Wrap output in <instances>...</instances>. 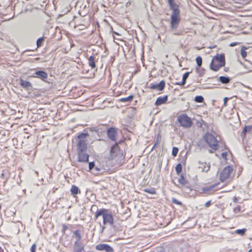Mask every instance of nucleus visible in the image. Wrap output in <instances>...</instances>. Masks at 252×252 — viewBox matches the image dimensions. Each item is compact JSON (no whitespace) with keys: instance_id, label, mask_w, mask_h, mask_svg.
Listing matches in <instances>:
<instances>
[{"instance_id":"obj_1","label":"nucleus","mask_w":252,"mask_h":252,"mask_svg":"<svg viewBox=\"0 0 252 252\" xmlns=\"http://www.w3.org/2000/svg\"><path fill=\"white\" fill-rule=\"evenodd\" d=\"M218 176L221 183L228 184L234 180L235 170L232 166L228 165L220 169L218 172Z\"/></svg>"},{"instance_id":"obj_2","label":"nucleus","mask_w":252,"mask_h":252,"mask_svg":"<svg viewBox=\"0 0 252 252\" xmlns=\"http://www.w3.org/2000/svg\"><path fill=\"white\" fill-rule=\"evenodd\" d=\"M100 216L102 217L103 225L104 226L107 224H113L114 219L113 216L110 213H109L108 209L102 208L97 210L94 214V220H96Z\"/></svg>"},{"instance_id":"obj_3","label":"nucleus","mask_w":252,"mask_h":252,"mask_svg":"<svg viewBox=\"0 0 252 252\" xmlns=\"http://www.w3.org/2000/svg\"><path fill=\"white\" fill-rule=\"evenodd\" d=\"M225 65V58L223 54H217L214 56L210 64V69L214 71H219Z\"/></svg>"},{"instance_id":"obj_4","label":"nucleus","mask_w":252,"mask_h":252,"mask_svg":"<svg viewBox=\"0 0 252 252\" xmlns=\"http://www.w3.org/2000/svg\"><path fill=\"white\" fill-rule=\"evenodd\" d=\"M89 136L88 133H80L76 137L77 151H87L88 143L87 138Z\"/></svg>"},{"instance_id":"obj_5","label":"nucleus","mask_w":252,"mask_h":252,"mask_svg":"<svg viewBox=\"0 0 252 252\" xmlns=\"http://www.w3.org/2000/svg\"><path fill=\"white\" fill-rule=\"evenodd\" d=\"M125 156L121 152L120 148L117 143H116L114 146L111 147L110 154V158L111 159H124Z\"/></svg>"},{"instance_id":"obj_6","label":"nucleus","mask_w":252,"mask_h":252,"mask_svg":"<svg viewBox=\"0 0 252 252\" xmlns=\"http://www.w3.org/2000/svg\"><path fill=\"white\" fill-rule=\"evenodd\" d=\"M206 142L209 146L214 151H216L219 148L218 141L211 134L207 133L204 136Z\"/></svg>"},{"instance_id":"obj_7","label":"nucleus","mask_w":252,"mask_h":252,"mask_svg":"<svg viewBox=\"0 0 252 252\" xmlns=\"http://www.w3.org/2000/svg\"><path fill=\"white\" fill-rule=\"evenodd\" d=\"M178 120L180 124L185 127H189L192 124L191 119L185 114L180 115Z\"/></svg>"},{"instance_id":"obj_8","label":"nucleus","mask_w":252,"mask_h":252,"mask_svg":"<svg viewBox=\"0 0 252 252\" xmlns=\"http://www.w3.org/2000/svg\"><path fill=\"white\" fill-rule=\"evenodd\" d=\"M186 159L182 157L180 162L175 167V171L177 175L183 174L186 172Z\"/></svg>"},{"instance_id":"obj_9","label":"nucleus","mask_w":252,"mask_h":252,"mask_svg":"<svg viewBox=\"0 0 252 252\" xmlns=\"http://www.w3.org/2000/svg\"><path fill=\"white\" fill-rule=\"evenodd\" d=\"M178 176L177 180L179 184L182 186L188 187L190 183L189 181V176H188L186 172L183 174H179Z\"/></svg>"},{"instance_id":"obj_10","label":"nucleus","mask_w":252,"mask_h":252,"mask_svg":"<svg viewBox=\"0 0 252 252\" xmlns=\"http://www.w3.org/2000/svg\"><path fill=\"white\" fill-rule=\"evenodd\" d=\"M87 151H77L78 161L80 162H88L89 161V155L86 153Z\"/></svg>"},{"instance_id":"obj_11","label":"nucleus","mask_w":252,"mask_h":252,"mask_svg":"<svg viewBox=\"0 0 252 252\" xmlns=\"http://www.w3.org/2000/svg\"><path fill=\"white\" fill-rule=\"evenodd\" d=\"M165 86V83L163 80H162L158 84H151L148 88L151 90H157L158 91H161L164 89Z\"/></svg>"},{"instance_id":"obj_12","label":"nucleus","mask_w":252,"mask_h":252,"mask_svg":"<svg viewBox=\"0 0 252 252\" xmlns=\"http://www.w3.org/2000/svg\"><path fill=\"white\" fill-rule=\"evenodd\" d=\"M107 134L111 140H116L117 130L115 128L113 127L109 128L107 130Z\"/></svg>"},{"instance_id":"obj_13","label":"nucleus","mask_w":252,"mask_h":252,"mask_svg":"<svg viewBox=\"0 0 252 252\" xmlns=\"http://www.w3.org/2000/svg\"><path fill=\"white\" fill-rule=\"evenodd\" d=\"M96 249L98 251H105L106 252H113V248L109 245L105 244H100L96 245Z\"/></svg>"},{"instance_id":"obj_14","label":"nucleus","mask_w":252,"mask_h":252,"mask_svg":"<svg viewBox=\"0 0 252 252\" xmlns=\"http://www.w3.org/2000/svg\"><path fill=\"white\" fill-rule=\"evenodd\" d=\"M33 77L39 78L42 81H45L48 78V74L44 71H37L35 72Z\"/></svg>"},{"instance_id":"obj_15","label":"nucleus","mask_w":252,"mask_h":252,"mask_svg":"<svg viewBox=\"0 0 252 252\" xmlns=\"http://www.w3.org/2000/svg\"><path fill=\"white\" fill-rule=\"evenodd\" d=\"M72 252H86L84 244L83 243H74Z\"/></svg>"},{"instance_id":"obj_16","label":"nucleus","mask_w":252,"mask_h":252,"mask_svg":"<svg viewBox=\"0 0 252 252\" xmlns=\"http://www.w3.org/2000/svg\"><path fill=\"white\" fill-rule=\"evenodd\" d=\"M180 20V11L178 8V6L174 4V26L178 24Z\"/></svg>"},{"instance_id":"obj_17","label":"nucleus","mask_w":252,"mask_h":252,"mask_svg":"<svg viewBox=\"0 0 252 252\" xmlns=\"http://www.w3.org/2000/svg\"><path fill=\"white\" fill-rule=\"evenodd\" d=\"M198 168L201 170L202 172H208L210 169V165L206 162H199Z\"/></svg>"},{"instance_id":"obj_18","label":"nucleus","mask_w":252,"mask_h":252,"mask_svg":"<svg viewBox=\"0 0 252 252\" xmlns=\"http://www.w3.org/2000/svg\"><path fill=\"white\" fill-rule=\"evenodd\" d=\"M252 130V125L251 126H245L243 128L241 133V136L243 140L246 138V133L248 132H250Z\"/></svg>"},{"instance_id":"obj_19","label":"nucleus","mask_w":252,"mask_h":252,"mask_svg":"<svg viewBox=\"0 0 252 252\" xmlns=\"http://www.w3.org/2000/svg\"><path fill=\"white\" fill-rule=\"evenodd\" d=\"M167 100V96L165 95L163 96H159L157 99L155 105L157 106L160 105L162 104L165 103Z\"/></svg>"},{"instance_id":"obj_20","label":"nucleus","mask_w":252,"mask_h":252,"mask_svg":"<svg viewBox=\"0 0 252 252\" xmlns=\"http://www.w3.org/2000/svg\"><path fill=\"white\" fill-rule=\"evenodd\" d=\"M95 57L91 56L88 59V64L91 68L94 69L96 67Z\"/></svg>"},{"instance_id":"obj_21","label":"nucleus","mask_w":252,"mask_h":252,"mask_svg":"<svg viewBox=\"0 0 252 252\" xmlns=\"http://www.w3.org/2000/svg\"><path fill=\"white\" fill-rule=\"evenodd\" d=\"M74 234L75 235V238H76V241L74 242V243H83L81 241V235L80 234V232L79 230H76L74 232Z\"/></svg>"},{"instance_id":"obj_22","label":"nucleus","mask_w":252,"mask_h":252,"mask_svg":"<svg viewBox=\"0 0 252 252\" xmlns=\"http://www.w3.org/2000/svg\"><path fill=\"white\" fill-rule=\"evenodd\" d=\"M9 176V171L7 170H3L0 175V178L4 180V182H6L8 179Z\"/></svg>"},{"instance_id":"obj_23","label":"nucleus","mask_w":252,"mask_h":252,"mask_svg":"<svg viewBox=\"0 0 252 252\" xmlns=\"http://www.w3.org/2000/svg\"><path fill=\"white\" fill-rule=\"evenodd\" d=\"M219 81L222 84H228L230 82V79L228 77L220 76L219 79Z\"/></svg>"},{"instance_id":"obj_24","label":"nucleus","mask_w":252,"mask_h":252,"mask_svg":"<svg viewBox=\"0 0 252 252\" xmlns=\"http://www.w3.org/2000/svg\"><path fill=\"white\" fill-rule=\"evenodd\" d=\"M71 193L72 195H75L79 193V190L78 188L75 185H72L70 189Z\"/></svg>"},{"instance_id":"obj_25","label":"nucleus","mask_w":252,"mask_h":252,"mask_svg":"<svg viewBox=\"0 0 252 252\" xmlns=\"http://www.w3.org/2000/svg\"><path fill=\"white\" fill-rule=\"evenodd\" d=\"M189 75V72H186L184 74V75L183 76L182 81L181 82V83H176L175 84H177V85H185L186 83V80H187V78L188 77Z\"/></svg>"},{"instance_id":"obj_26","label":"nucleus","mask_w":252,"mask_h":252,"mask_svg":"<svg viewBox=\"0 0 252 252\" xmlns=\"http://www.w3.org/2000/svg\"><path fill=\"white\" fill-rule=\"evenodd\" d=\"M196 70L199 76H203L205 74V69L203 68L197 67Z\"/></svg>"},{"instance_id":"obj_27","label":"nucleus","mask_w":252,"mask_h":252,"mask_svg":"<svg viewBox=\"0 0 252 252\" xmlns=\"http://www.w3.org/2000/svg\"><path fill=\"white\" fill-rule=\"evenodd\" d=\"M133 98V96L132 95H130L126 97H123L119 99V101L123 102H130L132 100Z\"/></svg>"},{"instance_id":"obj_28","label":"nucleus","mask_w":252,"mask_h":252,"mask_svg":"<svg viewBox=\"0 0 252 252\" xmlns=\"http://www.w3.org/2000/svg\"><path fill=\"white\" fill-rule=\"evenodd\" d=\"M20 84L21 86H22L24 88H28L31 86V84L30 82L25 81L23 79H21L20 80Z\"/></svg>"},{"instance_id":"obj_29","label":"nucleus","mask_w":252,"mask_h":252,"mask_svg":"<svg viewBox=\"0 0 252 252\" xmlns=\"http://www.w3.org/2000/svg\"><path fill=\"white\" fill-rule=\"evenodd\" d=\"M248 49V48L245 46H242L241 49V55L243 59H245L247 56V52L246 50Z\"/></svg>"},{"instance_id":"obj_30","label":"nucleus","mask_w":252,"mask_h":252,"mask_svg":"<svg viewBox=\"0 0 252 252\" xmlns=\"http://www.w3.org/2000/svg\"><path fill=\"white\" fill-rule=\"evenodd\" d=\"M44 39H45L44 37H42L39 38L37 40L36 45H37V48H39L40 47H41L44 41Z\"/></svg>"},{"instance_id":"obj_31","label":"nucleus","mask_w":252,"mask_h":252,"mask_svg":"<svg viewBox=\"0 0 252 252\" xmlns=\"http://www.w3.org/2000/svg\"><path fill=\"white\" fill-rule=\"evenodd\" d=\"M218 185V184H215V185H211V186H207V187H204L203 189V190L204 191V192H207V191H210V190H212L214 188H215Z\"/></svg>"},{"instance_id":"obj_32","label":"nucleus","mask_w":252,"mask_h":252,"mask_svg":"<svg viewBox=\"0 0 252 252\" xmlns=\"http://www.w3.org/2000/svg\"><path fill=\"white\" fill-rule=\"evenodd\" d=\"M144 191L151 194H155L157 193L155 188L145 189H144Z\"/></svg>"},{"instance_id":"obj_33","label":"nucleus","mask_w":252,"mask_h":252,"mask_svg":"<svg viewBox=\"0 0 252 252\" xmlns=\"http://www.w3.org/2000/svg\"><path fill=\"white\" fill-rule=\"evenodd\" d=\"M246 231L247 229L246 228H243L242 229H237L235 231V233L236 234H239L241 236H243L245 234Z\"/></svg>"},{"instance_id":"obj_34","label":"nucleus","mask_w":252,"mask_h":252,"mask_svg":"<svg viewBox=\"0 0 252 252\" xmlns=\"http://www.w3.org/2000/svg\"><path fill=\"white\" fill-rule=\"evenodd\" d=\"M194 100L198 103H201L204 100V98L201 95H197L195 97Z\"/></svg>"},{"instance_id":"obj_35","label":"nucleus","mask_w":252,"mask_h":252,"mask_svg":"<svg viewBox=\"0 0 252 252\" xmlns=\"http://www.w3.org/2000/svg\"><path fill=\"white\" fill-rule=\"evenodd\" d=\"M196 62L198 67H200L202 65V58L200 56L197 57L196 58Z\"/></svg>"},{"instance_id":"obj_36","label":"nucleus","mask_w":252,"mask_h":252,"mask_svg":"<svg viewBox=\"0 0 252 252\" xmlns=\"http://www.w3.org/2000/svg\"><path fill=\"white\" fill-rule=\"evenodd\" d=\"M94 167V162H89V171L92 170Z\"/></svg>"},{"instance_id":"obj_37","label":"nucleus","mask_w":252,"mask_h":252,"mask_svg":"<svg viewBox=\"0 0 252 252\" xmlns=\"http://www.w3.org/2000/svg\"><path fill=\"white\" fill-rule=\"evenodd\" d=\"M36 244H33L31 248V252H36Z\"/></svg>"},{"instance_id":"obj_38","label":"nucleus","mask_w":252,"mask_h":252,"mask_svg":"<svg viewBox=\"0 0 252 252\" xmlns=\"http://www.w3.org/2000/svg\"><path fill=\"white\" fill-rule=\"evenodd\" d=\"M227 152H223L221 154V157L222 158H223L225 160L227 159Z\"/></svg>"},{"instance_id":"obj_39","label":"nucleus","mask_w":252,"mask_h":252,"mask_svg":"<svg viewBox=\"0 0 252 252\" xmlns=\"http://www.w3.org/2000/svg\"><path fill=\"white\" fill-rule=\"evenodd\" d=\"M171 9H173V0H168Z\"/></svg>"},{"instance_id":"obj_40","label":"nucleus","mask_w":252,"mask_h":252,"mask_svg":"<svg viewBox=\"0 0 252 252\" xmlns=\"http://www.w3.org/2000/svg\"><path fill=\"white\" fill-rule=\"evenodd\" d=\"M239 44V42H233L230 43L229 46L231 47H234L235 46H236L237 45Z\"/></svg>"},{"instance_id":"obj_41","label":"nucleus","mask_w":252,"mask_h":252,"mask_svg":"<svg viewBox=\"0 0 252 252\" xmlns=\"http://www.w3.org/2000/svg\"><path fill=\"white\" fill-rule=\"evenodd\" d=\"M228 100V98L227 97H224V99H223V106H227V101Z\"/></svg>"},{"instance_id":"obj_42","label":"nucleus","mask_w":252,"mask_h":252,"mask_svg":"<svg viewBox=\"0 0 252 252\" xmlns=\"http://www.w3.org/2000/svg\"><path fill=\"white\" fill-rule=\"evenodd\" d=\"M211 204V201H210H210H207V202L205 204V207L206 208H208V207H209L210 206Z\"/></svg>"},{"instance_id":"obj_43","label":"nucleus","mask_w":252,"mask_h":252,"mask_svg":"<svg viewBox=\"0 0 252 252\" xmlns=\"http://www.w3.org/2000/svg\"><path fill=\"white\" fill-rule=\"evenodd\" d=\"M171 26H173V13L171 15Z\"/></svg>"},{"instance_id":"obj_44","label":"nucleus","mask_w":252,"mask_h":252,"mask_svg":"<svg viewBox=\"0 0 252 252\" xmlns=\"http://www.w3.org/2000/svg\"><path fill=\"white\" fill-rule=\"evenodd\" d=\"M67 229V226L65 225H63V228L62 229V232L64 233L66 229Z\"/></svg>"},{"instance_id":"obj_45","label":"nucleus","mask_w":252,"mask_h":252,"mask_svg":"<svg viewBox=\"0 0 252 252\" xmlns=\"http://www.w3.org/2000/svg\"><path fill=\"white\" fill-rule=\"evenodd\" d=\"M178 152V149L177 148L174 147V157H175L177 154Z\"/></svg>"},{"instance_id":"obj_46","label":"nucleus","mask_w":252,"mask_h":252,"mask_svg":"<svg viewBox=\"0 0 252 252\" xmlns=\"http://www.w3.org/2000/svg\"><path fill=\"white\" fill-rule=\"evenodd\" d=\"M158 144H159L158 141H157V142L155 143V144H154V146L153 147L152 150H154L156 147V146L158 145Z\"/></svg>"},{"instance_id":"obj_47","label":"nucleus","mask_w":252,"mask_h":252,"mask_svg":"<svg viewBox=\"0 0 252 252\" xmlns=\"http://www.w3.org/2000/svg\"><path fill=\"white\" fill-rule=\"evenodd\" d=\"M174 202L175 204H181L179 202H178L177 200H176L175 199H174Z\"/></svg>"},{"instance_id":"obj_48","label":"nucleus","mask_w":252,"mask_h":252,"mask_svg":"<svg viewBox=\"0 0 252 252\" xmlns=\"http://www.w3.org/2000/svg\"><path fill=\"white\" fill-rule=\"evenodd\" d=\"M0 252H4L3 249L1 247H0Z\"/></svg>"},{"instance_id":"obj_49","label":"nucleus","mask_w":252,"mask_h":252,"mask_svg":"<svg viewBox=\"0 0 252 252\" xmlns=\"http://www.w3.org/2000/svg\"><path fill=\"white\" fill-rule=\"evenodd\" d=\"M248 252H252V249L249 250Z\"/></svg>"},{"instance_id":"obj_50","label":"nucleus","mask_w":252,"mask_h":252,"mask_svg":"<svg viewBox=\"0 0 252 252\" xmlns=\"http://www.w3.org/2000/svg\"><path fill=\"white\" fill-rule=\"evenodd\" d=\"M114 33L116 35H119V34L118 33H117V32H114Z\"/></svg>"},{"instance_id":"obj_51","label":"nucleus","mask_w":252,"mask_h":252,"mask_svg":"<svg viewBox=\"0 0 252 252\" xmlns=\"http://www.w3.org/2000/svg\"><path fill=\"white\" fill-rule=\"evenodd\" d=\"M209 151H210V153H213V151H212V150H210Z\"/></svg>"},{"instance_id":"obj_52","label":"nucleus","mask_w":252,"mask_h":252,"mask_svg":"<svg viewBox=\"0 0 252 252\" xmlns=\"http://www.w3.org/2000/svg\"><path fill=\"white\" fill-rule=\"evenodd\" d=\"M172 155H173V149H172Z\"/></svg>"},{"instance_id":"obj_53","label":"nucleus","mask_w":252,"mask_h":252,"mask_svg":"<svg viewBox=\"0 0 252 252\" xmlns=\"http://www.w3.org/2000/svg\"><path fill=\"white\" fill-rule=\"evenodd\" d=\"M95 169H96V170H99V169H98V168L97 167H96V168H95Z\"/></svg>"}]
</instances>
